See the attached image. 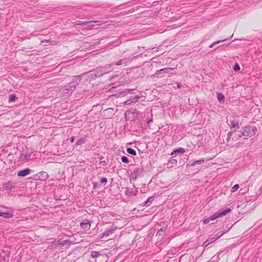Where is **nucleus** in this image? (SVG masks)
Masks as SVG:
<instances>
[{
  "mask_svg": "<svg viewBox=\"0 0 262 262\" xmlns=\"http://www.w3.org/2000/svg\"><path fill=\"white\" fill-rule=\"evenodd\" d=\"M231 211V210L230 209H227L221 212H216L213 214L210 217L203 220V222L204 225H206L210 221H213L218 218L226 215L227 214L230 212Z\"/></svg>",
  "mask_w": 262,
  "mask_h": 262,
  "instance_id": "f257e3e1",
  "label": "nucleus"
},
{
  "mask_svg": "<svg viewBox=\"0 0 262 262\" xmlns=\"http://www.w3.org/2000/svg\"><path fill=\"white\" fill-rule=\"evenodd\" d=\"M256 128L254 126H246L242 132L243 136H252L255 134Z\"/></svg>",
  "mask_w": 262,
  "mask_h": 262,
  "instance_id": "f03ea898",
  "label": "nucleus"
},
{
  "mask_svg": "<svg viewBox=\"0 0 262 262\" xmlns=\"http://www.w3.org/2000/svg\"><path fill=\"white\" fill-rule=\"evenodd\" d=\"M91 224L88 221H84L80 224L81 227L84 230L88 231L91 228Z\"/></svg>",
  "mask_w": 262,
  "mask_h": 262,
  "instance_id": "7ed1b4c3",
  "label": "nucleus"
},
{
  "mask_svg": "<svg viewBox=\"0 0 262 262\" xmlns=\"http://www.w3.org/2000/svg\"><path fill=\"white\" fill-rule=\"evenodd\" d=\"M30 173V169L26 168L18 172L17 175L19 177H25Z\"/></svg>",
  "mask_w": 262,
  "mask_h": 262,
  "instance_id": "20e7f679",
  "label": "nucleus"
},
{
  "mask_svg": "<svg viewBox=\"0 0 262 262\" xmlns=\"http://www.w3.org/2000/svg\"><path fill=\"white\" fill-rule=\"evenodd\" d=\"M173 70V69L171 68L162 69L157 71L156 72V74L159 75L161 74L163 72H164L165 73H168Z\"/></svg>",
  "mask_w": 262,
  "mask_h": 262,
  "instance_id": "39448f33",
  "label": "nucleus"
},
{
  "mask_svg": "<svg viewBox=\"0 0 262 262\" xmlns=\"http://www.w3.org/2000/svg\"><path fill=\"white\" fill-rule=\"evenodd\" d=\"M125 194L129 196L136 195L137 194V190L134 189H128L126 191Z\"/></svg>",
  "mask_w": 262,
  "mask_h": 262,
  "instance_id": "423d86ee",
  "label": "nucleus"
},
{
  "mask_svg": "<svg viewBox=\"0 0 262 262\" xmlns=\"http://www.w3.org/2000/svg\"><path fill=\"white\" fill-rule=\"evenodd\" d=\"M0 216H3L5 219H9L12 217V214L7 212H0Z\"/></svg>",
  "mask_w": 262,
  "mask_h": 262,
  "instance_id": "0eeeda50",
  "label": "nucleus"
},
{
  "mask_svg": "<svg viewBox=\"0 0 262 262\" xmlns=\"http://www.w3.org/2000/svg\"><path fill=\"white\" fill-rule=\"evenodd\" d=\"M113 232H114L113 229L106 230L103 232V233L102 234V235L101 236V238H103L106 237L108 236L110 233H112Z\"/></svg>",
  "mask_w": 262,
  "mask_h": 262,
  "instance_id": "6e6552de",
  "label": "nucleus"
},
{
  "mask_svg": "<svg viewBox=\"0 0 262 262\" xmlns=\"http://www.w3.org/2000/svg\"><path fill=\"white\" fill-rule=\"evenodd\" d=\"M185 152V149L184 148L181 147L179 148L178 149L173 150L172 153L171 154V155H172L175 154L177 153H184Z\"/></svg>",
  "mask_w": 262,
  "mask_h": 262,
  "instance_id": "1a4fd4ad",
  "label": "nucleus"
},
{
  "mask_svg": "<svg viewBox=\"0 0 262 262\" xmlns=\"http://www.w3.org/2000/svg\"><path fill=\"white\" fill-rule=\"evenodd\" d=\"M204 163V160L203 159H200L199 160H197V161H194L191 164V166H195L196 164H203Z\"/></svg>",
  "mask_w": 262,
  "mask_h": 262,
  "instance_id": "9d476101",
  "label": "nucleus"
},
{
  "mask_svg": "<svg viewBox=\"0 0 262 262\" xmlns=\"http://www.w3.org/2000/svg\"><path fill=\"white\" fill-rule=\"evenodd\" d=\"M126 151L128 154H129L133 156L136 155V151L134 149H133L131 148H127L126 149Z\"/></svg>",
  "mask_w": 262,
  "mask_h": 262,
  "instance_id": "9b49d317",
  "label": "nucleus"
},
{
  "mask_svg": "<svg viewBox=\"0 0 262 262\" xmlns=\"http://www.w3.org/2000/svg\"><path fill=\"white\" fill-rule=\"evenodd\" d=\"M226 39H224V40H219V41H215L214 42H213L210 46L209 47L210 48H212L214 46L221 43V42H222L223 41H225Z\"/></svg>",
  "mask_w": 262,
  "mask_h": 262,
  "instance_id": "f8f14e48",
  "label": "nucleus"
},
{
  "mask_svg": "<svg viewBox=\"0 0 262 262\" xmlns=\"http://www.w3.org/2000/svg\"><path fill=\"white\" fill-rule=\"evenodd\" d=\"M238 127V123L235 121H232L231 122V129Z\"/></svg>",
  "mask_w": 262,
  "mask_h": 262,
  "instance_id": "ddd939ff",
  "label": "nucleus"
},
{
  "mask_svg": "<svg viewBox=\"0 0 262 262\" xmlns=\"http://www.w3.org/2000/svg\"><path fill=\"white\" fill-rule=\"evenodd\" d=\"M99 255V254L97 252H96V251H92L91 252V256L93 258H96V257H98Z\"/></svg>",
  "mask_w": 262,
  "mask_h": 262,
  "instance_id": "4468645a",
  "label": "nucleus"
},
{
  "mask_svg": "<svg viewBox=\"0 0 262 262\" xmlns=\"http://www.w3.org/2000/svg\"><path fill=\"white\" fill-rule=\"evenodd\" d=\"M121 160H122V162H123L124 163H128L129 162L127 157H126L125 156L122 157Z\"/></svg>",
  "mask_w": 262,
  "mask_h": 262,
  "instance_id": "2eb2a0df",
  "label": "nucleus"
},
{
  "mask_svg": "<svg viewBox=\"0 0 262 262\" xmlns=\"http://www.w3.org/2000/svg\"><path fill=\"white\" fill-rule=\"evenodd\" d=\"M218 100L220 101H223L224 100V96L222 94H219L217 96Z\"/></svg>",
  "mask_w": 262,
  "mask_h": 262,
  "instance_id": "dca6fc26",
  "label": "nucleus"
},
{
  "mask_svg": "<svg viewBox=\"0 0 262 262\" xmlns=\"http://www.w3.org/2000/svg\"><path fill=\"white\" fill-rule=\"evenodd\" d=\"M239 188V185L238 184H236L232 188V189H231V191L232 192H234L235 191H236V190H237V189Z\"/></svg>",
  "mask_w": 262,
  "mask_h": 262,
  "instance_id": "f3484780",
  "label": "nucleus"
},
{
  "mask_svg": "<svg viewBox=\"0 0 262 262\" xmlns=\"http://www.w3.org/2000/svg\"><path fill=\"white\" fill-rule=\"evenodd\" d=\"M16 98L15 95H10V100H9V101L10 102H14V101H15L16 100Z\"/></svg>",
  "mask_w": 262,
  "mask_h": 262,
  "instance_id": "a211bd4d",
  "label": "nucleus"
},
{
  "mask_svg": "<svg viewBox=\"0 0 262 262\" xmlns=\"http://www.w3.org/2000/svg\"><path fill=\"white\" fill-rule=\"evenodd\" d=\"M40 174L45 179H47L49 177L48 173L46 172H40Z\"/></svg>",
  "mask_w": 262,
  "mask_h": 262,
  "instance_id": "6ab92c4d",
  "label": "nucleus"
},
{
  "mask_svg": "<svg viewBox=\"0 0 262 262\" xmlns=\"http://www.w3.org/2000/svg\"><path fill=\"white\" fill-rule=\"evenodd\" d=\"M100 182L101 183L103 184V185H105L107 182V180L106 178H102L101 179Z\"/></svg>",
  "mask_w": 262,
  "mask_h": 262,
  "instance_id": "aec40b11",
  "label": "nucleus"
},
{
  "mask_svg": "<svg viewBox=\"0 0 262 262\" xmlns=\"http://www.w3.org/2000/svg\"><path fill=\"white\" fill-rule=\"evenodd\" d=\"M240 67L238 64H235L233 67V69L235 71H239L240 70Z\"/></svg>",
  "mask_w": 262,
  "mask_h": 262,
  "instance_id": "412c9836",
  "label": "nucleus"
},
{
  "mask_svg": "<svg viewBox=\"0 0 262 262\" xmlns=\"http://www.w3.org/2000/svg\"><path fill=\"white\" fill-rule=\"evenodd\" d=\"M154 201V197L153 196H151V197H149L146 201L145 202L144 204H147L149 202H151Z\"/></svg>",
  "mask_w": 262,
  "mask_h": 262,
  "instance_id": "4be33fe9",
  "label": "nucleus"
},
{
  "mask_svg": "<svg viewBox=\"0 0 262 262\" xmlns=\"http://www.w3.org/2000/svg\"><path fill=\"white\" fill-rule=\"evenodd\" d=\"M139 98H140L139 96H136L135 97H134L133 99V100L132 102H136L139 99Z\"/></svg>",
  "mask_w": 262,
  "mask_h": 262,
  "instance_id": "5701e85b",
  "label": "nucleus"
},
{
  "mask_svg": "<svg viewBox=\"0 0 262 262\" xmlns=\"http://www.w3.org/2000/svg\"><path fill=\"white\" fill-rule=\"evenodd\" d=\"M83 142H84L83 140L81 139H80V140H79L77 142V144L78 145H80V144H81L83 143Z\"/></svg>",
  "mask_w": 262,
  "mask_h": 262,
  "instance_id": "b1692460",
  "label": "nucleus"
},
{
  "mask_svg": "<svg viewBox=\"0 0 262 262\" xmlns=\"http://www.w3.org/2000/svg\"><path fill=\"white\" fill-rule=\"evenodd\" d=\"M74 140H75V138H74V137H72L71 138V141H71V143H73V142H74Z\"/></svg>",
  "mask_w": 262,
  "mask_h": 262,
  "instance_id": "393cba45",
  "label": "nucleus"
},
{
  "mask_svg": "<svg viewBox=\"0 0 262 262\" xmlns=\"http://www.w3.org/2000/svg\"><path fill=\"white\" fill-rule=\"evenodd\" d=\"M131 91H132V90H126L125 92H122V93H125V92L129 93L131 92Z\"/></svg>",
  "mask_w": 262,
  "mask_h": 262,
  "instance_id": "a878e982",
  "label": "nucleus"
},
{
  "mask_svg": "<svg viewBox=\"0 0 262 262\" xmlns=\"http://www.w3.org/2000/svg\"><path fill=\"white\" fill-rule=\"evenodd\" d=\"M131 103L129 100H127L126 102H125V103L126 104H129Z\"/></svg>",
  "mask_w": 262,
  "mask_h": 262,
  "instance_id": "bb28decb",
  "label": "nucleus"
},
{
  "mask_svg": "<svg viewBox=\"0 0 262 262\" xmlns=\"http://www.w3.org/2000/svg\"><path fill=\"white\" fill-rule=\"evenodd\" d=\"M67 242V241H63V243L60 244L59 245H61V246H63Z\"/></svg>",
  "mask_w": 262,
  "mask_h": 262,
  "instance_id": "cd10ccee",
  "label": "nucleus"
},
{
  "mask_svg": "<svg viewBox=\"0 0 262 262\" xmlns=\"http://www.w3.org/2000/svg\"><path fill=\"white\" fill-rule=\"evenodd\" d=\"M87 23H88L87 22H83V23H81L80 24L82 25H84L86 24Z\"/></svg>",
  "mask_w": 262,
  "mask_h": 262,
  "instance_id": "c85d7f7f",
  "label": "nucleus"
},
{
  "mask_svg": "<svg viewBox=\"0 0 262 262\" xmlns=\"http://www.w3.org/2000/svg\"><path fill=\"white\" fill-rule=\"evenodd\" d=\"M178 87L180 88V85L178 84Z\"/></svg>",
  "mask_w": 262,
  "mask_h": 262,
  "instance_id": "c756f323",
  "label": "nucleus"
}]
</instances>
